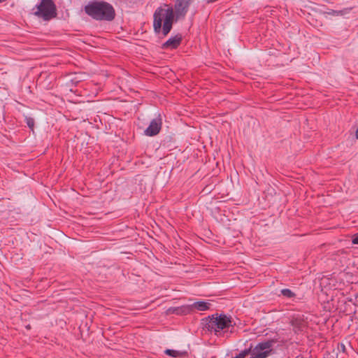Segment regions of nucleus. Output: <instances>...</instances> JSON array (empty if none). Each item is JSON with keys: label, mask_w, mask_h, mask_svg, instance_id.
I'll return each instance as SVG.
<instances>
[{"label": "nucleus", "mask_w": 358, "mask_h": 358, "mask_svg": "<svg viewBox=\"0 0 358 358\" xmlns=\"http://www.w3.org/2000/svg\"><path fill=\"white\" fill-rule=\"evenodd\" d=\"M355 136H356V138L358 139V128L356 130Z\"/></svg>", "instance_id": "13"}, {"label": "nucleus", "mask_w": 358, "mask_h": 358, "mask_svg": "<svg viewBox=\"0 0 358 358\" xmlns=\"http://www.w3.org/2000/svg\"><path fill=\"white\" fill-rule=\"evenodd\" d=\"M341 349H343V350H345V345L342 344V347H341Z\"/></svg>", "instance_id": "15"}, {"label": "nucleus", "mask_w": 358, "mask_h": 358, "mask_svg": "<svg viewBox=\"0 0 358 358\" xmlns=\"http://www.w3.org/2000/svg\"><path fill=\"white\" fill-rule=\"evenodd\" d=\"M210 303L206 301H196L192 304V307L199 311H205L210 308Z\"/></svg>", "instance_id": "8"}, {"label": "nucleus", "mask_w": 358, "mask_h": 358, "mask_svg": "<svg viewBox=\"0 0 358 358\" xmlns=\"http://www.w3.org/2000/svg\"><path fill=\"white\" fill-rule=\"evenodd\" d=\"M165 354H166L171 357H180L182 355V352H180V351L175 350H170V349L166 350Z\"/></svg>", "instance_id": "10"}, {"label": "nucleus", "mask_w": 358, "mask_h": 358, "mask_svg": "<svg viewBox=\"0 0 358 358\" xmlns=\"http://www.w3.org/2000/svg\"><path fill=\"white\" fill-rule=\"evenodd\" d=\"M275 343L273 340H268L258 343L252 351V356L250 358H266L268 357L273 349Z\"/></svg>", "instance_id": "5"}, {"label": "nucleus", "mask_w": 358, "mask_h": 358, "mask_svg": "<svg viewBox=\"0 0 358 358\" xmlns=\"http://www.w3.org/2000/svg\"><path fill=\"white\" fill-rule=\"evenodd\" d=\"M341 349H343V350H345V345L342 344V347H341Z\"/></svg>", "instance_id": "16"}, {"label": "nucleus", "mask_w": 358, "mask_h": 358, "mask_svg": "<svg viewBox=\"0 0 358 358\" xmlns=\"http://www.w3.org/2000/svg\"><path fill=\"white\" fill-rule=\"evenodd\" d=\"M192 0H176L173 8L165 5L167 8L159 7L153 15V29L156 34L162 32L164 36L171 31L176 16V20L183 18L187 14Z\"/></svg>", "instance_id": "1"}, {"label": "nucleus", "mask_w": 358, "mask_h": 358, "mask_svg": "<svg viewBox=\"0 0 358 358\" xmlns=\"http://www.w3.org/2000/svg\"><path fill=\"white\" fill-rule=\"evenodd\" d=\"M338 12L336 11V10H332V12L331 13V14H334V13H337Z\"/></svg>", "instance_id": "14"}, {"label": "nucleus", "mask_w": 358, "mask_h": 358, "mask_svg": "<svg viewBox=\"0 0 358 358\" xmlns=\"http://www.w3.org/2000/svg\"><path fill=\"white\" fill-rule=\"evenodd\" d=\"M84 10L89 16L96 20L110 21L115 15L113 7L109 3L102 1H90Z\"/></svg>", "instance_id": "2"}, {"label": "nucleus", "mask_w": 358, "mask_h": 358, "mask_svg": "<svg viewBox=\"0 0 358 358\" xmlns=\"http://www.w3.org/2000/svg\"><path fill=\"white\" fill-rule=\"evenodd\" d=\"M203 329L216 336L231 325V317L224 314H214L202 320Z\"/></svg>", "instance_id": "3"}, {"label": "nucleus", "mask_w": 358, "mask_h": 358, "mask_svg": "<svg viewBox=\"0 0 358 358\" xmlns=\"http://www.w3.org/2000/svg\"><path fill=\"white\" fill-rule=\"evenodd\" d=\"M182 36L180 34H178L174 36L169 38L162 44L163 49L174 50L176 49L181 43Z\"/></svg>", "instance_id": "7"}, {"label": "nucleus", "mask_w": 358, "mask_h": 358, "mask_svg": "<svg viewBox=\"0 0 358 358\" xmlns=\"http://www.w3.org/2000/svg\"><path fill=\"white\" fill-rule=\"evenodd\" d=\"M352 244L358 245V233L352 236Z\"/></svg>", "instance_id": "12"}, {"label": "nucleus", "mask_w": 358, "mask_h": 358, "mask_svg": "<svg viewBox=\"0 0 358 358\" xmlns=\"http://www.w3.org/2000/svg\"><path fill=\"white\" fill-rule=\"evenodd\" d=\"M36 9L34 14L45 21L57 15L56 6L52 0H41L40 3L36 6Z\"/></svg>", "instance_id": "4"}, {"label": "nucleus", "mask_w": 358, "mask_h": 358, "mask_svg": "<svg viewBox=\"0 0 358 358\" xmlns=\"http://www.w3.org/2000/svg\"><path fill=\"white\" fill-rule=\"evenodd\" d=\"M25 122L28 126V127L31 130L33 131L34 130V118L31 117H25Z\"/></svg>", "instance_id": "11"}, {"label": "nucleus", "mask_w": 358, "mask_h": 358, "mask_svg": "<svg viewBox=\"0 0 358 358\" xmlns=\"http://www.w3.org/2000/svg\"><path fill=\"white\" fill-rule=\"evenodd\" d=\"M281 294L288 299L295 296V294L289 289H283L281 290Z\"/></svg>", "instance_id": "9"}, {"label": "nucleus", "mask_w": 358, "mask_h": 358, "mask_svg": "<svg viewBox=\"0 0 358 358\" xmlns=\"http://www.w3.org/2000/svg\"><path fill=\"white\" fill-rule=\"evenodd\" d=\"M162 128L161 118L153 119L144 133L148 136H153L158 134Z\"/></svg>", "instance_id": "6"}, {"label": "nucleus", "mask_w": 358, "mask_h": 358, "mask_svg": "<svg viewBox=\"0 0 358 358\" xmlns=\"http://www.w3.org/2000/svg\"><path fill=\"white\" fill-rule=\"evenodd\" d=\"M6 0H0V3H3L4 1H6Z\"/></svg>", "instance_id": "17"}]
</instances>
